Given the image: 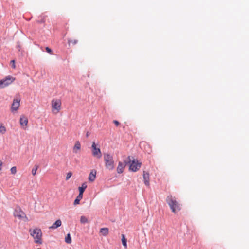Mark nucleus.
<instances>
[{"instance_id": "f8f14e48", "label": "nucleus", "mask_w": 249, "mask_h": 249, "mask_svg": "<svg viewBox=\"0 0 249 249\" xmlns=\"http://www.w3.org/2000/svg\"><path fill=\"white\" fill-rule=\"evenodd\" d=\"M96 175V171L95 170H92L89 176V180L90 181H93L95 180Z\"/></svg>"}, {"instance_id": "b1692460", "label": "nucleus", "mask_w": 249, "mask_h": 249, "mask_svg": "<svg viewBox=\"0 0 249 249\" xmlns=\"http://www.w3.org/2000/svg\"><path fill=\"white\" fill-rule=\"evenodd\" d=\"M11 172L12 174H15L17 172V168L16 166L12 167L11 168Z\"/></svg>"}, {"instance_id": "cd10ccee", "label": "nucleus", "mask_w": 249, "mask_h": 249, "mask_svg": "<svg viewBox=\"0 0 249 249\" xmlns=\"http://www.w3.org/2000/svg\"><path fill=\"white\" fill-rule=\"evenodd\" d=\"M10 63L12 64V67L13 68H15V61L14 60H12L10 62Z\"/></svg>"}, {"instance_id": "4468645a", "label": "nucleus", "mask_w": 249, "mask_h": 249, "mask_svg": "<svg viewBox=\"0 0 249 249\" xmlns=\"http://www.w3.org/2000/svg\"><path fill=\"white\" fill-rule=\"evenodd\" d=\"M27 118L25 116H22L20 119V124L21 126H26L28 124Z\"/></svg>"}, {"instance_id": "2f4dec72", "label": "nucleus", "mask_w": 249, "mask_h": 249, "mask_svg": "<svg viewBox=\"0 0 249 249\" xmlns=\"http://www.w3.org/2000/svg\"><path fill=\"white\" fill-rule=\"evenodd\" d=\"M89 134H89V133L88 131V132H87L86 134V137H87V138H88V137L89 136Z\"/></svg>"}, {"instance_id": "ddd939ff", "label": "nucleus", "mask_w": 249, "mask_h": 249, "mask_svg": "<svg viewBox=\"0 0 249 249\" xmlns=\"http://www.w3.org/2000/svg\"><path fill=\"white\" fill-rule=\"evenodd\" d=\"M62 222L60 219L57 220L51 226L49 227L50 229H55L59 227L61 225Z\"/></svg>"}, {"instance_id": "1a4fd4ad", "label": "nucleus", "mask_w": 249, "mask_h": 249, "mask_svg": "<svg viewBox=\"0 0 249 249\" xmlns=\"http://www.w3.org/2000/svg\"><path fill=\"white\" fill-rule=\"evenodd\" d=\"M61 102L59 99H53L52 101V107L53 111L56 110L58 112L61 108Z\"/></svg>"}, {"instance_id": "c756f323", "label": "nucleus", "mask_w": 249, "mask_h": 249, "mask_svg": "<svg viewBox=\"0 0 249 249\" xmlns=\"http://www.w3.org/2000/svg\"><path fill=\"white\" fill-rule=\"evenodd\" d=\"M16 48L18 49V51H20V45L19 44V42H18L17 43V45H16Z\"/></svg>"}, {"instance_id": "20e7f679", "label": "nucleus", "mask_w": 249, "mask_h": 249, "mask_svg": "<svg viewBox=\"0 0 249 249\" xmlns=\"http://www.w3.org/2000/svg\"><path fill=\"white\" fill-rule=\"evenodd\" d=\"M31 231V230L30 231ZM31 232V235L35 239V242L36 243H41V237L42 232L40 229L36 228L34 229Z\"/></svg>"}, {"instance_id": "c85d7f7f", "label": "nucleus", "mask_w": 249, "mask_h": 249, "mask_svg": "<svg viewBox=\"0 0 249 249\" xmlns=\"http://www.w3.org/2000/svg\"><path fill=\"white\" fill-rule=\"evenodd\" d=\"M113 123L116 126H118L120 124V123L117 120H114Z\"/></svg>"}, {"instance_id": "0eeeda50", "label": "nucleus", "mask_w": 249, "mask_h": 249, "mask_svg": "<svg viewBox=\"0 0 249 249\" xmlns=\"http://www.w3.org/2000/svg\"><path fill=\"white\" fill-rule=\"evenodd\" d=\"M129 164V170L133 172L137 171L141 168L142 164L141 162L135 159H133L132 161L131 160V162Z\"/></svg>"}, {"instance_id": "423d86ee", "label": "nucleus", "mask_w": 249, "mask_h": 249, "mask_svg": "<svg viewBox=\"0 0 249 249\" xmlns=\"http://www.w3.org/2000/svg\"><path fill=\"white\" fill-rule=\"evenodd\" d=\"M15 78L11 76L8 75L5 78L0 80V84L1 85V88H3L10 84H11L14 80Z\"/></svg>"}, {"instance_id": "6ab92c4d", "label": "nucleus", "mask_w": 249, "mask_h": 249, "mask_svg": "<svg viewBox=\"0 0 249 249\" xmlns=\"http://www.w3.org/2000/svg\"><path fill=\"white\" fill-rule=\"evenodd\" d=\"M122 242L123 245L124 247L126 248L127 247V240L125 238V236L124 234L122 235Z\"/></svg>"}, {"instance_id": "9d476101", "label": "nucleus", "mask_w": 249, "mask_h": 249, "mask_svg": "<svg viewBox=\"0 0 249 249\" xmlns=\"http://www.w3.org/2000/svg\"><path fill=\"white\" fill-rule=\"evenodd\" d=\"M20 106V100L14 99L11 106V110L12 112L17 111Z\"/></svg>"}, {"instance_id": "393cba45", "label": "nucleus", "mask_w": 249, "mask_h": 249, "mask_svg": "<svg viewBox=\"0 0 249 249\" xmlns=\"http://www.w3.org/2000/svg\"><path fill=\"white\" fill-rule=\"evenodd\" d=\"M77 40H69L68 43L70 45L71 43H72L73 45H75L77 43Z\"/></svg>"}, {"instance_id": "7c9ffc66", "label": "nucleus", "mask_w": 249, "mask_h": 249, "mask_svg": "<svg viewBox=\"0 0 249 249\" xmlns=\"http://www.w3.org/2000/svg\"><path fill=\"white\" fill-rule=\"evenodd\" d=\"M38 22L40 23H43L45 22V19L44 18H42L41 20L38 21Z\"/></svg>"}, {"instance_id": "4be33fe9", "label": "nucleus", "mask_w": 249, "mask_h": 249, "mask_svg": "<svg viewBox=\"0 0 249 249\" xmlns=\"http://www.w3.org/2000/svg\"><path fill=\"white\" fill-rule=\"evenodd\" d=\"M38 166L37 165H35L34 168L32 170V174L33 175L35 176L36 174V171L38 169Z\"/></svg>"}, {"instance_id": "f257e3e1", "label": "nucleus", "mask_w": 249, "mask_h": 249, "mask_svg": "<svg viewBox=\"0 0 249 249\" xmlns=\"http://www.w3.org/2000/svg\"><path fill=\"white\" fill-rule=\"evenodd\" d=\"M166 202L169 205L172 211L175 213L181 209L179 204L174 198L172 196L170 195L167 197Z\"/></svg>"}, {"instance_id": "5701e85b", "label": "nucleus", "mask_w": 249, "mask_h": 249, "mask_svg": "<svg viewBox=\"0 0 249 249\" xmlns=\"http://www.w3.org/2000/svg\"><path fill=\"white\" fill-rule=\"evenodd\" d=\"M6 131V129L5 126H3L2 124H1L0 126V133L2 134H4Z\"/></svg>"}, {"instance_id": "412c9836", "label": "nucleus", "mask_w": 249, "mask_h": 249, "mask_svg": "<svg viewBox=\"0 0 249 249\" xmlns=\"http://www.w3.org/2000/svg\"><path fill=\"white\" fill-rule=\"evenodd\" d=\"M80 222L82 224H85L88 222V219L84 216H81L80 217Z\"/></svg>"}, {"instance_id": "473e14b6", "label": "nucleus", "mask_w": 249, "mask_h": 249, "mask_svg": "<svg viewBox=\"0 0 249 249\" xmlns=\"http://www.w3.org/2000/svg\"><path fill=\"white\" fill-rule=\"evenodd\" d=\"M1 166H2V163H0V170H1Z\"/></svg>"}, {"instance_id": "f03ea898", "label": "nucleus", "mask_w": 249, "mask_h": 249, "mask_svg": "<svg viewBox=\"0 0 249 249\" xmlns=\"http://www.w3.org/2000/svg\"><path fill=\"white\" fill-rule=\"evenodd\" d=\"M104 160L105 162L106 168L109 170H113L115 166L113 156L110 154L104 153Z\"/></svg>"}, {"instance_id": "dca6fc26", "label": "nucleus", "mask_w": 249, "mask_h": 249, "mask_svg": "<svg viewBox=\"0 0 249 249\" xmlns=\"http://www.w3.org/2000/svg\"><path fill=\"white\" fill-rule=\"evenodd\" d=\"M83 195L79 193L78 195L77 196L76 199L74 201V205H76L77 204H79L80 203V201L82 198Z\"/></svg>"}, {"instance_id": "2eb2a0df", "label": "nucleus", "mask_w": 249, "mask_h": 249, "mask_svg": "<svg viewBox=\"0 0 249 249\" xmlns=\"http://www.w3.org/2000/svg\"><path fill=\"white\" fill-rule=\"evenodd\" d=\"M81 148V144L79 141H77L73 148V152L74 153H77V150H80Z\"/></svg>"}, {"instance_id": "9b49d317", "label": "nucleus", "mask_w": 249, "mask_h": 249, "mask_svg": "<svg viewBox=\"0 0 249 249\" xmlns=\"http://www.w3.org/2000/svg\"><path fill=\"white\" fill-rule=\"evenodd\" d=\"M143 178L144 183L146 186L149 185V173L146 171L143 172Z\"/></svg>"}, {"instance_id": "aec40b11", "label": "nucleus", "mask_w": 249, "mask_h": 249, "mask_svg": "<svg viewBox=\"0 0 249 249\" xmlns=\"http://www.w3.org/2000/svg\"><path fill=\"white\" fill-rule=\"evenodd\" d=\"M65 242L68 244L71 243V239L70 233H68L65 238Z\"/></svg>"}, {"instance_id": "39448f33", "label": "nucleus", "mask_w": 249, "mask_h": 249, "mask_svg": "<svg viewBox=\"0 0 249 249\" xmlns=\"http://www.w3.org/2000/svg\"><path fill=\"white\" fill-rule=\"evenodd\" d=\"M131 158L130 156H128L126 160H124V162L121 161L119 162L118 167L117 168V172L119 174H121L124 172L125 167L126 165L130 163Z\"/></svg>"}, {"instance_id": "72a5a7b5", "label": "nucleus", "mask_w": 249, "mask_h": 249, "mask_svg": "<svg viewBox=\"0 0 249 249\" xmlns=\"http://www.w3.org/2000/svg\"><path fill=\"white\" fill-rule=\"evenodd\" d=\"M0 89H2V88H1V85H0Z\"/></svg>"}, {"instance_id": "f3484780", "label": "nucleus", "mask_w": 249, "mask_h": 249, "mask_svg": "<svg viewBox=\"0 0 249 249\" xmlns=\"http://www.w3.org/2000/svg\"><path fill=\"white\" fill-rule=\"evenodd\" d=\"M100 232L104 236L107 235L108 233V229L107 228H102L100 229Z\"/></svg>"}, {"instance_id": "6e6552de", "label": "nucleus", "mask_w": 249, "mask_h": 249, "mask_svg": "<svg viewBox=\"0 0 249 249\" xmlns=\"http://www.w3.org/2000/svg\"><path fill=\"white\" fill-rule=\"evenodd\" d=\"M92 154L94 157L100 159L102 157V153L100 148L97 147L95 142H93L91 145Z\"/></svg>"}, {"instance_id": "bb28decb", "label": "nucleus", "mask_w": 249, "mask_h": 249, "mask_svg": "<svg viewBox=\"0 0 249 249\" xmlns=\"http://www.w3.org/2000/svg\"><path fill=\"white\" fill-rule=\"evenodd\" d=\"M45 49H46V52H47L48 53H49L50 54H52V50H51V48H49V47H46L45 48Z\"/></svg>"}, {"instance_id": "7ed1b4c3", "label": "nucleus", "mask_w": 249, "mask_h": 249, "mask_svg": "<svg viewBox=\"0 0 249 249\" xmlns=\"http://www.w3.org/2000/svg\"><path fill=\"white\" fill-rule=\"evenodd\" d=\"M13 215L20 220H22L25 222L28 221V218L26 216L25 213L22 210L21 208L17 206L14 209Z\"/></svg>"}, {"instance_id": "a878e982", "label": "nucleus", "mask_w": 249, "mask_h": 249, "mask_svg": "<svg viewBox=\"0 0 249 249\" xmlns=\"http://www.w3.org/2000/svg\"><path fill=\"white\" fill-rule=\"evenodd\" d=\"M72 174L71 172H69L67 174V176L66 178V180H68L69 179V178L71 177Z\"/></svg>"}, {"instance_id": "a211bd4d", "label": "nucleus", "mask_w": 249, "mask_h": 249, "mask_svg": "<svg viewBox=\"0 0 249 249\" xmlns=\"http://www.w3.org/2000/svg\"><path fill=\"white\" fill-rule=\"evenodd\" d=\"M87 186L86 184V183H83L82 184V186H80V187H79V188H78L79 193L83 195V193H84L85 189L87 188Z\"/></svg>"}]
</instances>
